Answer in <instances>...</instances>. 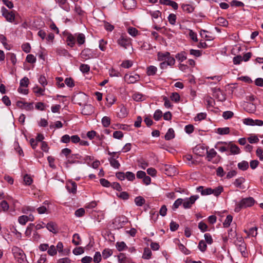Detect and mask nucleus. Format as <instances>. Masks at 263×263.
Masks as SVG:
<instances>
[{
  "label": "nucleus",
  "mask_w": 263,
  "mask_h": 263,
  "mask_svg": "<svg viewBox=\"0 0 263 263\" xmlns=\"http://www.w3.org/2000/svg\"><path fill=\"white\" fill-rule=\"evenodd\" d=\"M157 60L161 62L159 66L161 69H165L168 66H173L175 63V59L171 55L169 52H158Z\"/></svg>",
  "instance_id": "1"
},
{
  "label": "nucleus",
  "mask_w": 263,
  "mask_h": 263,
  "mask_svg": "<svg viewBox=\"0 0 263 263\" xmlns=\"http://www.w3.org/2000/svg\"><path fill=\"white\" fill-rule=\"evenodd\" d=\"M255 203V200L253 197H247L242 199L240 202L236 204L234 209L235 212H239L242 209L251 207Z\"/></svg>",
  "instance_id": "2"
},
{
  "label": "nucleus",
  "mask_w": 263,
  "mask_h": 263,
  "mask_svg": "<svg viewBox=\"0 0 263 263\" xmlns=\"http://www.w3.org/2000/svg\"><path fill=\"white\" fill-rule=\"evenodd\" d=\"M12 251L15 258L18 263H27L26 255L22 249L15 247L12 248Z\"/></svg>",
  "instance_id": "3"
},
{
  "label": "nucleus",
  "mask_w": 263,
  "mask_h": 263,
  "mask_svg": "<svg viewBox=\"0 0 263 263\" xmlns=\"http://www.w3.org/2000/svg\"><path fill=\"white\" fill-rule=\"evenodd\" d=\"M1 12L2 15L8 22L10 23L14 22L15 24H17V23L15 22V14L12 11H10L5 7H3L1 9Z\"/></svg>",
  "instance_id": "4"
},
{
  "label": "nucleus",
  "mask_w": 263,
  "mask_h": 263,
  "mask_svg": "<svg viewBox=\"0 0 263 263\" xmlns=\"http://www.w3.org/2000/svg\"><path fill=\"white\" fill-rule=\"evenodd\" d=\"M81 57L84 60H86L97 58L98 55L95 53V51L89 48H85L81 51Z\"/></svg>",
  "instance_id": "5"
},
{
  "label": "nucleus",
  "mask_w": 263,
  "mask_h": 263,
  "mask_svg": "<svg viewBox=\"0 0 263 263\" xmlns=\"http://www.w3.org/2000/svg\"><path fill=\"white\" fill-rule=\"evenodd\" d=\"M199 198L198 195H193L190 198L183 199L182 206L184 209H190L192 205L194 204L196 200Z\"/></svg>",
  "instance_id": "6"
},
{
  "label": "nucleus",
  "mask_w": 263,
  "mask_h": 263,
  "mask_svg": "<svg viewBox=\"0 0 263 263\" xmlns=\"http://www.w3.org/2000/svg\"><path fill=\"white\" fill-rule=\"evenodd\" d=\"M82 156L79 154H71L67 159L66 165L67 166L68 164H72L74 163H80V161L78 160L81 159Z\"/></svg>",
  "instance_id": "7"
},
{
  "label": "nucleus",
  "mask_w": 263,
  "mask_h": 263,
  "mask_svg": "<svg viewBox=\"0 0 263 263\" xmlns=\"http://www.w3.org/2000/svg\"><path fill=\"white\" fill-rule=\"evenodd\" d=\"M117 43L121 47L125 49L127 48L130 44L129 39L123 36H120V37L118 40Z\"/></svg>",
  "instance_id": "8"
},
{
  "label": "nucleus",
  "mask_w": 263,
  "mask_h": 263,
  "mask_svg": "<svg viewBox=\"0 0 263 263\" xmlns=\"http://www.w3.org/2000/svg\"><path fill=\"white\" fill-rule=\"evenodd\" d=\"M86 96L84 93H79L73 97V101L75 103H77L79 105L81 106L84 104L83 100L86 99Z\"/></svg>",
  "instance_id": "9"
},
{
  "label": "nucleus",
  "mask_w": 263,
  "mask_h": 263,
  "mask_svg": "<svg viewBox=\"0 0 263 263\" xmlns=\"http://www.w3.org/2000/svg\"><path fill=\"white\" fill-rule=\"evenodd\" d=\"M123 5L125 9L130 10L136 7V2L135 0H124Z\"/></svg>",
  "instance_id": "10"
},
{
  "label": "nucleus",
  "mask_w": 263,
  "mask_h": 263,
  "mask_svg": "<svg viewBox=\"0 0 263 263\" xmlns=\"http://www.w3.org/2000/svg\"><path fill=\"white\" fill-rule=\"evenodd\" d=\"M77 184L74 181H70L66 184V188L69 193L76 194L77 192Z\"/></svg>",
  "instance_id": "11"
},
{
  "label": "nucleus",
  "mask_w": 263,
  "mask_h": 263,
  "mask_svg": "<svg viewBox=\"0 0 263 263\" xmlns=\"http://www.w3.org/2000/svg\"><path fill=\"white\" fill-rule=\"evenodd\" d=\"M66 41L68 46L70 47H73L76 44L74 34L73 35L70 33H67Z\"/></svg>",
  "instance_id": "12"
},
{
  "label": "nucleus",
  "mask_w": 263,
  "mask_h": 263,
  "mask_svg": "<svg viewBox=\"0 0 263 263\" xmlns=\"http://www.w3.org/2000/svg\"><path fill=\"white\" fill-rule=\"evenodd\" d=\"M230 149L231 154L232 155H236L240 153L239 148L235 144H234L232 142H229L228 149Z\"/></svg>",
  "instance_id": "13"
},
{
  "label": "nucleus",
  "mask_w": 263,
  "mask_h": 263,
  "mask_svg": "<svg viewBox=\"0 0 263 263\" xmlns=\"http://www.w3.org/2000/svg\"><path fill=\"white\" fill-rule=\"evenodd\" d=\"M75 40L77 39V42L79 46L84 44L85 42V36L82 33H77L74 34Z\"/></svg>",
  "instance_id": "14"
},
{
  "label": "nucleus",
  "mask_w": 263,
  "mask_h": 263,
  "mask_svg": "<svg viewBox=\"0 0 263 263\" xmlns=\"http://www.w3.org/2000/svg\"><path fill=\"white\" fill-rule=\"evenodd\" d=\"M197 190L203 196L212 194V189L210 187L204 189L203 186H200L197 188Z\"/></svg>",
  "instance_id": "15"
},
{
  "label": "nucleus",
  "mask_w": 263,
  "mask_h": 263,
  "mask_svg": "<svg viewBox=\"0 0 263 263\" xmlns=\"http://www.w3.org/2000/svg\"><path fill=\"white\" fill-rule=\"evenodd\" d=\"M132 98L135 101L140 102L146 100V97L139 92H135L133 94Z\"/></svg>",
  "instance_id": "16"
},
{
  "label": "nucleus",
  "mask_w": 263,
  "mask_h": 263,
  "mask_svg": "<svg viewBox=\"0 0 263 263\" xmlns=\"http://www.w3.org/2000/svg\"><path fill=\"white\" fill-rule=\"evenodd\" d=\"M46 227L50 232L54 234L58 233V226L55 222L50 221L46 225Z\"/></svg>",
  "instance_id": "17"
},
{
  "label": "nucleus",
  "mask_w": 263,
  "mask_h": 263,
  "mask_svg": "<svg viewBox=\"0 0 263 263\" xmlns=\"http://www.w3.org/2000/svg\"><path fill=\"white\" fill-rule=\"evenodd\" d=\"M93 112V107L90 105H85L82 109V114L84 115H90Z\"/></svg>",
  "instance_id": "18"
},
{
  "label": "nucleus",
  "mask_w": 263,
  "mask_h": 263,
  "mask_svg": "<svg viewBox=\"0 0 263 263\" xmlns=\"http://www.w3.org/2000/svg\"><path fill=\"white\" fill-rule=\"evenodd\" d=\"M182 10L186 13H191L194 11L195 8L190 4H182L181 5Z\"/></svg>",
  "instance_id": "19"
},
{
  "label": "nucleus",
  "mask_w": 263,
  "mask_h": 263,
  "mask_svg": "<svg viewBox=\"0 0 263 263\" xmlns=\"http://www.w3.org/2000/svg\"><path fill=\"white\" fill-rule=\"evenodd\" d=\"M217 155V152L214 148H211L209 151H206V159L208 161H211L213 158Z\"/></svg>",
  "instance_id": "20"
},
{
  "label": "nucleus",
  "mask_w": 263,
  "mask_h": 263,
  "mask_svg": "<svg viewBox=\"0 0 263 263\" xmlns=\"http://www.w3.org/2000/svg\"><path fill=\"white\" fill-rule=\"evenodd\" d=\"M244 108L247 112L253 113L256 110V106L253 103H247Z\"/></svg>",
  "instance_id": "21"
},
{
  "label": "nucleus",
  "mask_w": 263,
  "mask_h": 263,
  "mask_svg": "<svg viewBox=\"0 0 263 263\" xmlns=\"http://www.w3.org/2000/svg\"><path fill=\"white\" fill-rule=\"evenodd\" d=\"M175 132L174 129L170 128L168 129L164 137L166 140H170L175 137Z\"/></svg>",
  "instance_id": "22"
},
{
  "label": "nucleus",
  "mask_w": 263,
  "mask_h": 263,
  "mask_svg": "<svg viewBox=\"0 0 263 263\" xmlns=\"http://www.w3.org/2000/svg\"><path fill=\"white\" fill-rule=\"evenodd\" d=\"M157 68L154 66H149L147 68V74L148 76H154L156 73Z\"/></svg>",
  "instance_id": "23"
},
{
  "label": "nucleus",
  "mask_w": 263,
  "mask_h": 263,
  "mask_svg": "<svg viewBox=\"0 0 263 263\" xmlns=\"http://www.w3.org/2000/svg\"><path fill=\"white\" fill-rule=\"evenodd\" d=\"M128 110L127 108L123 105H122L120 107V112L118 113L119 116L120 118H125L128 115Z\"/></svg>",
  "instance_id": "24"
},
{
  "label": "nucleus",
  "mask_w": 263,
  "mask_h": 263,
  "mask_svg": "<svg viewBox=\"0 0 263 263\" xmlns=\"http://www.w3.org/2000/svg\"><path fill=\"white\" fill-rule=\"evenodd\" d=\"M239 170L242 171H246L249 168V163L246 161H242L237 164Z\"/></svg>",
  "instance_id": "25"
},
{
  "label": "nucleus",
  "mask_w": 263,
  "mask_h": 263,
  "mask_svg": "<svg viewBox=\"0 0 263 263\" xmlns=\"http://www.w3.org/2000/svg\"><path fill=\"white\" fill-rule=\"evenodd\" d=\"M108 160L109 161V163L110 164V165L115 168H119L120 164L118 160H117L116 159H115L113 157H111L108 159Z\"/></svg>",
  "instance_id": "26"
},
{
  "label": "nucleus",
  "mask_w": 263,
  "mask_h": 263,
  "mask_svg": "<svg viewBox=\"0 0 263 263\" xmlns=\"http://www.w3.org/2000/svg\"><path fill=\"white\" fill-rule=\"evenodd\" d=\"M145 202V200L142 196L136 197L135 199V204L139 206H142Z\"/></svg>",
  "instance_id": "27"
},
{
  "label": "nucleus",
  "mask_w": 263,
  "mask_h": 263,
  "mask_svg": "<svg viewBox=\"0 0 263 263\" xmlns=\"http://www.w3.org/2000/svg\"><path fill=\"white\" fill-rule=\"evenodd\" d=\"M216 133L219 135H227L229 134L230 133V128L229 127H226L223 128H218L217 129Z\"/></svg>",
  "instance_id": "28"
},
{
  "label": "nucleus",
  "mask_w": 263,
  "mask_h": 263,
  "mask_svg": "<svg viewBox=\"0 0 263 263\" xmlns=\"http://www.w3.org/2000/svg\"><path fill=\"white\" fill-rule=\"evenodd\" d=\"M152 252L149 248H146L144 250L142 258L145 259H148L151 257Z\"/></svg>",
  "instance_id": "29"
},
{
  "label": "nucleus",
  "mask_w": 263,
  "mask_h": 263,
  "mask_svg": "<svg viewBox=\"0 0 263 263\" xmlns=\"http://www.w3.org/2000/svg\"><path fill=\"white\" fill-rule=\"evenodd\" d=\"M112 254V251L110 249H105L102 251V256L104 259H107Z\"/></svg>",
  "instance_id": "30"
},
{
  "label": "nucleus",
  "mask_w": 263,
  "mask_h": 263,
  "mask_svg": "<svg viewBox=\"0 0 263 263\" xmlns=\"http://www.w3.org/2000/svg\"><path fill=\"white\" fill-rule=\"evenodd\" d=\"M232 219H233L232 216L231 215H228L227 216L224 221L223 223V227L225 228L229 227L230 226L231 223L232 222Z\"/></svg>",
  "instance_id": "31"
},
{
  "label": "nucleus",
  "mask_w": 263,
  "mask_h": 263,
  "mask_svg": "<svg viewBox=\"0 0 263 263\" xmlns=\"http://www.w3.org/2000/svg\"><path fill=\"white\" fill-rule=\"evenodd\" d=\"M101 122L104 127H107L110 124V119L108 117L105 116L102 118Z\"/></svg>",
  "instance_id": "32"
},
{
  "label": "nucleus",
  "mask_w": 263,
  "mask_h": 263,
  "mask_svg": "<svg viewBox=\"0 0 263 263\" xmlns=\"http://www.w3.org/2000/svg\"><path fill=\"white\" fill-rule=\"evenodd\" d=\"M223 191V187L222 186H219L217 187L212 189V194L215 196H218Z\"/></svg>",
  "instance_id": "33"
},
{
  "label": "nucleus",
  "mask_w": 263,
  "mask_h": 263,
  "mask_svg": "<svg viewBox=\"0 0 263 263\" xmlns=\"http://www.w3.org/2000/svg\"><path fill=\"white\" fill-rule=\"evenodd\" d=\"M183 199L182 198L177 199L174 203L172 206V210L175 211L179 208L180 205L182 204Z\"/></svg>",
  "instance_id": "34"
},
{
  "label": "nucleus",
  "mask_w": 263,
  "mask_h": 263,
  "mask_svg": "<svg viewBox=\"0 0 263 263\" xmlns=\"http://www.w3.org/2000/svg\"><path fill=\"white\" fill-rule=\"evenodd\" d=\"M34 227V223H30L28 227H27V229L26 230V231L25 232V234L27 237H30L31 236L32 231L33 230V228Z\"/></svg>",
  "instance_id": "35"
},
{
  "label": "nucleus",
  "mask_w": 263,
  "mask_h": 263,
  "mask_svg": "<svg viewBox=\"0 0 263 263\" xmlns=\"http://www.w3.org/2000/svg\"><path fill=\"white\" fill-rule=\"evenodd\" d=\"M198 248L201 252H204L206 250L207 245L203 240H201L198 243Z\"/></svg>",
  "instance_id": "36"
},
{
  "label": "nucleus",
  "mask_w": 263,
  "mask_h": 263,
  "mask_svg": "<svg viewBox=\"0 0 263 263\" xmlns=\"http://www.w3.org/2000/svg\"><path fill=\"white\" fill-rule=\"evenodd\" d=\"M7 58L11 61L13 65L16 63V58L15 54L13 53H8L7 54Z\"/></svg>",
  "instance_id": "37"
},
{
  "label": "nucleus",
  "mask_w": 263,
  "mask_h": 263,
  "mask_svg": "<svg viewBox=\"0 0 263 263\" xmlns=\"http://www.w3.org/2000/svg\"><path fill=\"white\" fill-rule=\"evenodd\" d=\"M0 41L6 49H7V50L10 49V46L9 44H8L7 43V42H6L7 39L4 35H1L0 36Z\"/></svg>",
  "instance_id": "38"
},
{
  "label": "nucleus",
  "mask_w": 263,
  "mask_h": 263,
  "mask_svg": "<svg viewBox=\"0 0 263 263\" xmlns=\"http://www.w3.org/2000/svg\"><path fill=\"white\" fill-rule=\"evenodd\" d=\"M176 58L181 62L184 61L186 59V56L185 55V52H181L177 53L176 55Z\"/></svg>",
  "instance_id": "39"
},
{
  "label": "nucleus",
  "mask_w": 263,
  "mask_h": 263,
  "mask_svg": "<svg viewBox=\"0 0 263 263\" xmlns=\"http://www.w3.org/2000/svg\"><path fill=\"white\" fill-rule=\"evenodd\" d=\"M217 24L223 27L228 25V22L223 17H219L217 18Z\"/></svg>",
  "instance_id": "40"
},
{
  "label": "nucleus",
  "mask_w": 263,
  "mask_h": 263,
  "mask_svg": "<svg viewBox=\"0 0 263 263\" xmlns=\"http://www.w3.org/2000/svg\"><path fill=\"white\" fill-rule=\"evenodd\" d=\"M47 253L50 256H54L57 254V250L55 247L53 245H51L48 248Z\"/></svg>",
  "instance_id": "41"
},
{
  "label": "nucleus",
  "mask_w": 263,
  "mask_h": 263,
  "mask_svg": "<svg viewBox=\"0 0 263 263\" xmlns=\"http://www.w3.org/2000/svg\"><path fill=\"white\" fill-rule=\"evenodd\" d=\"M45 89L38 86L34 87L33 88V91L35 94L43 96L44 95Z\"/></svg>",
  "instance_id": "42"
},
{
  "label": "nucleus",
  "mask_w": 263,
  "mask_h": 263,
  "mask_svg": "<svg viewBox=\"0 0 263 263\" xmlns=\"http://www.w3.org/2000/svg\"><path fill=\"white\" fill-rule=\"evenodd\" d=\"M162 117V112L160 109H157L155 111L153 118L156 121H159Z\"/></svg>",
  "instance_id": "43"
},
{
  "label": "nucleus",
  "mask_w": 263,
  "mask_h": 263,
  "mask_svg": "<svg viewBox=\"0 0 263 263\" xmlns=\"http://www.w3.org/2000/svg\"><path fill=\"white\" fill-rule=\"evenodd\" d=\"M116 247L119 251H122L124 250L127 247L124 242L121 241L117 242Z\"/></svg>",
  "instance_id": "44"
},
{
  "label": "nucleus",
  "mask_w": 263,
  "mask_h": 263,
  "mask_svg": "<svg viewBox=\"0 0 263 263\" xmlns=\"http://www.w3.org/2000/svg\"><path fill=\"white\" fill-rule=\"evenodd\" d=\"M102 257L100 252H96L93 258L95 263H99L101 261Z\"/></svg>",
  "instance_id": "45"
},
{
  "label": "nucleus",
  "mask_w": 263,
  "mask_h": 263,
  "mask_svg": "<svg viewBox=\"0 0 263 263\" xmlns=\"http://www.w3.org/2000/svg\"><path fill=\"white\" fill-rule=\"evenodd\" d=\"M133 65V62L130 60H125L123 61L121 66L124 68H129Z\"/></svg>",
  "instance_id": "46"
},
{
  "label": "nucleus",
  "mask_w": 263,
  "mask_h": 263,
  "mask_svg": "<svg viewBox=\"0 0 263 263\" xmlns=\"http://www.w3.org/2000/svg\"><path fill=\"white\" fill-rule=\"evenodd\" d=\"M125 178L128 181H133L135 179V175L134 173L131 172H127L125 173Z\"/></svg>",
  "instance_id": "47"
},
{
  "label": "nucleus",
  "mask_w": 263,
  "mask_h": 263,
  "mask_svg": "<svg viewBox=\"0 0 263 263\" xmlns=\"http://www.w3.org/2000/svg\"><path fill=\"white\" fill-rule=\"evenodd\" d=\"M80 236L78 234L76 233L73 235L72 242L75 245H79L80 244Z\"/></svg>",
  "instance_id": "48"
},
{
  "label": "nucleus",
  "mask_w": 263,
  "mask_h": 263,
  "mask_svg": "<svg viewBox=\"0 0 263 263\" xmlns=\"http://www.w3.org/2000/svg\"><path fill=\"white\" fill-rule=\"evenodd\" d=\"M80 70L83 73H87L90 70V66L87 64H82L80 66Z\"/></svg>",
  "instance_id": "49"
},
{
  "label": "nucleus",
  "mask_w": 263,
  "mask_h": 263,
  "mask_svg": "<svg viewBox=\"0 0 263 263\" xmlns=\"http://www.w3.org/2000/svg\"><path fill=\"white\" fill-rule=\"evenodd\" d=\"M29 81L28 78L27 77H24V78L21 79L20 81V87H27L29 84Z\"/></svg>",
  "instance_id": "50"
},
{
  "label": "nucleus",
  "mask_w": 263,
  "mask_h": 263,
  "mask_svg": "<svg viewBox=\"0 0 263 263\" xmlns=\"http://www.w3.org/2000/svg\"><path fill=\"white\" fill-rule=\"evenodd\" d=\"M35 211V208L31 206H24L22 209L23 213L26 214H28L29 212H34Z\"/></svg>",
  "instance_id": "51"
},
{
  "label": "nucleus",
  "mask_w": 263,
  "mask_h": 263,
  "mask_svg": "<svg viewBox=\"0 0 263 263\" xmlns=\"http://www.w3.org/2000/svg\"><path fill=\"white\" fill-rule=\"evenodd\" d=\"M245 181V179L242 177H240L235 179L234 182V185L237 187H240L242 183Z\"/></svg>",
  "instance_id": "52"
},
{
  "label": "nucleus",
  "mask_w": 263,
  "mask_h": 263,
  "mask_svg": "<svg viewBox=\"0 0 263 263\" xmlns=\"http://www.w3.org/2000/svg\"><path fill=\"white\" fill-rule=\"evenodd\" d=\"M176 15L175 14L171 13L168 16L169 23L172 25H175L176 21Z\"/></svg>",
  "instance_id": "53"
},
{
  "label": "nucleus",
  "mask_w": 263,
  "mask_h": 263,
  "mask_svg": "<svg viewBox=\"0 0 263 263\" xmlns=\"http://www.w3.org/2000/svg\"><path fill=\"white\" fill-rule=\"evenodd\" d=\"M107 42L102 39L99 41V47L101 51H105L106 49Z\"/></svg>",
  "instance_id": "54"
},
{
  "label": "nucleus",
  "mask_w": 263,
  "mask_h": 263,
  "mask_svg": "<svg viewBox=\"0 0 263 263\" xmlns=\"http://www.w3.org/2000/svg\"><path fill=\"white\" fill-rule=\"evenodd\" d=\"M18 222L22 225H25L28 222L27 217L26 215H22L18 218Z\"/></svg>",
  "instance_id": "55"
},
{
  "label": "nucleus",
  "mask_w": 263,
  "mask_h": 263,
  "mask_svg": "<svg viewBox=\"0 0 263 263\" xmlns=\"http://www.w3.org/2000/svg\"><path fill=\"white\" fill-rule=\"evenodd\" d=\"M26 60L28 63L33 64L36 62V58L33 54H30L27 55Z\"/></svg>",
  "instance_id": "56"
},
{
  "label": "nucleus",
  "mask_w": 263,
  "mask_h": 263,
  "mask_svg": "<svg viewBox=\"0 0 263 263\" xmlns=\"http://www.w3.org/2000/svg\"><path fill=\"white\" fill-rule=\"evenodd\" d=\"M257 227H255L251 228L249 230V231L248 232V234L249 235H251L252 237H255L257 234Z\"/></svg>",
  "instance_id": "57"
},
{
  "label": "nucleus",
  "mask_w": 263,
  "mask_h": 263,
  "mask_svg": "<svg viewBox=\"0 0 263 263\" xmlns=\"http://www.w3.org/2000/svg\"><path fill=\"white\" fill-rule=\"evenodd\" d=\"M234 115V114L231 111H226L222 114V117L224 119H229L231 118Z\"/></svg>",
  "instance_id": "58"
},
{
  "label": "nucleus",
  "mask_w": 263,
  "mask_h": 263,
  "mask_svg": "<svg viewBox=\"0 0 263 263\" xmlns=\"http://www.w3.org/2000/svg\"><path fill=\"white\" fill-rule=\"evenodd\" d=\"M65 83L67 86L69 87H72L74 86V81L71 78H66L65 80Z\"/></svg>",
  "instance_id": "59"
},
{
  "label": "nucleus",
  "mask_w": 263,
  "mask_h": 263,
  "mask_svg": "<svg viewBox=\"0 0 263 263\" xmlns=\"http://www.w3.org/2000/svg\"><path fill=\"white\" fill-rule=\"evenodd\" d=\"M243 61L242 57L241 55H237L234 57L233 59V62L234 64L238 65L240 64V63Z\"/></svg>",
  "instance_id": "60"
},
{
  "label": "nucleus",
  "mask_w": 263,
  "mask_h": 263,
  "mask_svg": "<svg viewBox=\"0 0 263 263\" xmlns=\"http://www.w3.org/2000/svg\"><path fill=\"white\" fill-rule=\"evenodd\" d=\"M170 98L172 101L175 102H179L180 98L179 95L177 92L172 93L171 96H170Z\"/></svg>",
  "instance_id": "61"
},
{
  "label": "nucleus",
  "mask_w": 263,
  "mask_h": 263,
  "mask_svg": "<svg viewBox=\"0 0 263 263\" xmlns=\"http://www.w3.org/2000/svg\"><path fill=\"white\" fill-rule=\"evenodd\" d=\"M117 196L123 200H127L129 198V194L126 192H122L119 194H117Z\"/></svg>",
  "instance_id": "62"
},
{
  "label": "nucleus",
  "mask_w": 263,
  "mask_h": 263,
  "mask_svg": "<svg viewBox=\"0 0 263 263\" xmlns=\"http://www.w3.org/2000/svg\"><path fill=\"white\" fill-rule=\"evenodd\" d=\"M123 137V134L120 130L115 131L113 133V137L115 139H121Z\"/></svg>",
  "instance_id": "63"
},
{
  "label": "nucleus",
  "mask_w": 263,
  "mask_h": 263,
  "mask_svg": "<svg viewBox=\"0 0 263 263\" xmlns=\"http://www.w3.org/2000/svg\"><path fill=\"white\" fill-rule=\"evenodd\" d=\"M138 30L134 27H129L128 29V33L132 36H136L138 34Z\"/></svg>",
  "instance_id": "64"
}]
</instances>
